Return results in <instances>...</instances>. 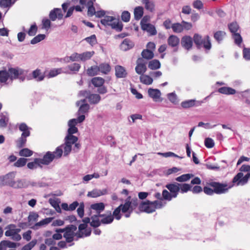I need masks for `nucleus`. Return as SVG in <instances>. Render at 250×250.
Returning <instances> with one entry per match:
<instances>
[{
  "instance_id": "obj_12",
  "label": "nucleus",
  "mask_w": 250,
  "mask_h": 250,
  "mask_svg": "<svg viewBox=\"0 0 250 250\" xmlns=\"http://www.w3.org/2000/svg\"><path fill=\"white\" fill-rule=\"evenodd\" d=\"M54 159V154L50 151H48L42 158H39V160L41 166L48 165Z\"/></svg>"
},
{
  "instance_id": "obj_29",
  "label": "nucleus",
  "mask_w": 250,
  "mask_h": 250,
  "mask_svg": "<svg viewBox=\"0 0 250 250\" xmlns=\"http://www.w3.org/2000/svg\"><path fill=\"white\" fill-rule=\"evenodd\" d=\"M218 91L221 94L226 95H233L236 93V90L234 89L225 86L219 88Z\"/></svg>"
},
{
  "instance_id": "obj_9",
  "label": "nucleus",
  "mask_w": 250,
  "mask_h": 250,
  "mask_svg": "<svg viewBox=\"0 0 250 250\" xmlns=\"http://www.w3.org/2000/svg\"><path fill=\"white\" fill-rule=\"evenodd\" d=\"M168 45L174 49V51H177L180 44V39L176 35H171L167 40Z\"/></svg>"
},
{
  "instance_id": "obj_39",
  "label": "nucleus",
  "mask_w": 250,
  "mask_h": 250,
  "mask_svg": "<svg viewBox=\"0 0 250 250\" xmlns=\"http://www.w3.org/2000/svg\"><path fill=\"white\" fill-rule=\"evenodd\" d=\"M99 73V69L97 65L92 66L87 70V74L89 76H94Z\"/></svg>"
},
{
  "instance_id": "obj_42",
  "label": "nucleus",
  "mask_w": 250,
  "mask_h": 250,
  "mask_svg": "<svg viewBox=\"0 0 250 250\" xmlns=\"http://www.w3.org/2000/svg\"><path fill=\"white\" fill-rule=\"evenodd\" d=\"M196 101L194 100H189L181 103V106L184 108L193 107L196 105Z\"/></svg>"
},
{
  "instance_id": "obj_41",
  "label": "nucleus",
  "mask_w": 250,
  "mask_h": 250,
  "mask_svg": "<svg viewBox=\"0 0 250 250\" xmlns=\"http://www.w3.org/2000/svg\"><path fill=\"white\" fill-rule=\"evenodd\" d=\"M27 166V167L30 169L36 168L37 167H42V166L40 164L39 158H35L34 161L28 163Z\"/></svg>"
},
{
  "instance_id": "obj_32",
  "label": "nucleus",
  "mask_w": 250,
  "mask_h": 250,
  "mask_svg": "<svg viewBox=\"0 0 250 250\" xmlns=\"http://www.w3.org/2000/svg\"><path fill=\"white\" fill-rule=\"evenodd\" d=\"M141 55L144 59L147 60L152 59L154 56L152 50L148 49H144L141 53Z\"/></svg>"
},
{
  "instance_id": "obj_60",
  "label": "nucleus",
  "mask_w": 250,
  "mask_h": 250,
  "mask_svg": "<svg viewBox=\"0 0 250 250\" xmlns=\"http://www.w3.org/2000/svg\"><path fill=\"white\" fill-rule=\"evenodd\" d=\"M15 0H0V6L2 7L6 8L10 6L12 3H14Z\"/></svg>"
},
{
  "instance_id": "obj_50",
  "label": "nucleus",
  "mask_w": 250,
  "mask_h": 250,
  "mask_svg": "<svg viewBox=\"0 0 250 250\" xmlns=\"http://www.w3.org/2000/svg\"><path fill=\"white\" fill-rule=\"evenodd\" d=\"M10 78L8 72L6 70L0 71V82L5 83Z\"/></svg>"
},
{
  "instance_id": "obj_62",
  "label": "nucleus",
  "mask_w": 250,
  "mask_h": 250,
  "mask_svg": "<svg viewBox=\"0 0 250 250\" xmlns=\"http://www.w3.org/2000/svg\"><path fill=\"white\" fill-rule=\"evenodd\" d=\"M84 205L83 202L81 203L79 205L78 208H77V213L79 217L82 218L83 217L84 215Z\"/></svg>"
},
{
  "instance_id": "obj_56",
  "label": "nucleus",
  "mask_w": 250,
  "mask_h": 250,
  "mask_svg": "<svg viewBox=\"0 0 250 250\" xmlns=\"http://www.w3.org/2000/svg\"><path fill=\"white\" fill-rule=\"evenodd\" d=\"M36 243L37 240H33L27 244L24 245L21 250H31L36 245Z\"/></svg>"
},
{
  "instance_id": "obj_47",
  "label": "nucleus",
  "mask_w": 250,
  "mask_h": 250,
  "mask_svg": "<svg viewBox=\"0 0 250 250\" xmlns=\"http://www.w3.org/2000/svg\"><path fill=\"white\" fill-rule=\"evenodd\" d=\"M192 177L193 175L192 174H185L177 177L175 180L179 182H186Z\"/></svg>"
},
{
  "instance_id": "obj_44",
  "label": "nucleus",
  "mask_w": 250,
  "mask_h": 250,
  "mask_svg": "<svg viewBox=\"0 0 250 250\" xmlns=\"http://www.w3.org/2000/svg\"><path fill=\"white\" fill-rule=\"evenodd\" d=\"M33 151L27 148H22L19 151V155L22 157H28L32 156Z\"/></svg>"
},
{
  "instance_id": "obj_35",
  "label": "nucleus",
  "mask_w": 250,
  "mask_h": 250,
  "mask_svg": "<svg viewBox=\"0 0 250 250\" xmlns=\"http://www.w3.org/2000/svg\"><path fill=\"white\" fill-rule=\"evenodd\" d=\"M134 44L133 42L128 39H125L121 44V47L124 50H127L132 48Z\"/></svg>"
},
{
  "instance_id": "obj_57",
  "label": "nucleus",
  "mask_w": 250,
  "mask_h": 250,
  "mask_svg": "<svg viewBox=\"0 0 250 250\" xmlns=\"http://www.w3.org/2000/svg\"><path fill=\"white\" fill-rule=\"evenodd\" d=\"M121 19L125 22H128L130 19V13L127 11H123L121 14Z\"/></svg>"
},
{
  "instance_id": "obj_2",
  "label": "nucleus",
  "mask_w": 250,
  "mask_h": 250,
  "mask_svg": "<svg viewBox=\"0 0 250 250\" xmlns=\"http://www.w3.org/2000/svg\"><path fill=\"white\" fill-rule=\"evenodd\" d=\"M15 175L16 172L13 171L0 176V186H8L15 188H23L24 184L21 180L14 181Z\"/></svg>"
},
{
  "instance_id": "obj_34",
  "label": "nucleus",
  "mask_w": 250,
  "mask_h": 250,
  "mask_svg": "<svg viewBox=\"0 0 250 250\" xmlns=\"http://www.w3.org/2000/svg\"><path fill=\"white\" fill-rule=\"evenodd\" d=\"M148 67L150 69L156 70L160 68L161 63L158 60H153L149 62Z\"/></svg>"
},
{
  "instance_id": "obj_18",
  "label": "nucleus",
  "mask_w": 250,
  "mask_h": 250,
  "mask_svg": "<svg viewBox=\"0 0 250 250\" xmlns=\"http://www.w3.org/2000/svg\"><path fill=\"white\" fill-rule=\"evenodd\" d=\"M142 2L145 5V9L149 12L153 13L155 10V4L154 1L150 0H142Z\"/></svg>"
},
{
  "instance_id": "obj_51",
  "label": "nucleus",
  "mask_w": 250,
  "mask_h": 250,
  "mask_svg": "<svg viewBox=\"0 0 250 250\" xmlns=\"http://www.w3.org/2000/svg\"><path fill=\"white\" fill-rule=\"evenodd\" d=\"M225 35L226 33L224 31H218L214 33V37L219 42L223 40Z\"/></svg>"
},
{
  "instance_id": "obj_4",
  "label": "nucleus",
  "mask_w": 250,
  "mask_h": 250,
  "mask_svg": "<svg viewBox=\"0 0 250 250\" xmlns=\"http://www.w3.org/2000/svg\"><path fill=\"white\" fill-rule=\"evenodd\" d=\"M180 184L174 183L168 184L166 185V188L167 189H164L162 191V195L164 200L171 201L172 198H176L180 191Z\"/></svg>"
},
{
  "instance_id": "obj_58",
  "label": "nucleus",
  "mask_w": 250,
  "mask_h": 250,
  "mask_svg": "<svg viewBox=\"0 0 250 250\" xmlns=\"http://www.w3.org/2000/svg\"><path fill=\"white\" fill-rule=\"evenodd\" d=\"M62 146H59L56 148V150L53 153L54 154V158L58 159L61 158L62 156Z\"/></svg>"
},
{
  "instance_id": "obj_33",
  "label": "nucleus",
  "mask_w": 250,
  "mask_h": 250,
  "mask_svg": "<svg viewBox=\"0 0 250 250\" xmlns=\"http://www.w3.org/2000/svg\"><path fill=\"white\" fill-rule=\"evenodd\" d=\"M32 77L37 81H42L45 77L44 75L42 73L41 70L39 69H37L33 71Z\"/></svg>"
},
{
  "instance_id": "obj_25",
  "label": "nucleus",
  "mask_w": 250,
  "mask_h": 250,
  "mask_svg": "<svg viewBox=\"0 0 250 250\" xmlns=\"http://www.w3.org/2000/svg\"><path fill=\"white\" fill-rule=\"evenodd\" d=\"M53 219V217L46 218L40 221V222L36 223L32 227V229H39V227L41 226H45L49 224L50 222H52Z\"/></svg>"
},
{
  "instance_id": "obj_20",
  "label": "nucleus",
  "mask_w": 250,
  "mask_h": 250,
  "mask_svg": "<svg viewBox=\"0 0 250 250\" xmlns=\"http://www.w3.org/2000/svg\"><path fill=\"white\" fill-rule=\"evenodd\" d=\"M100 217H102L101 223L104 224H108L112 223L114 220V217L112 215L111 212L108 214H99Z\"/></svg>"
},
{
  "instance_id": "obj_16",
  "label": "nucleus",
  "mask_w": 250,
  "mask_h": 250,
  "mask_svg": "<svg viewBox=\"0 0 250 250\" xmlns=\"http://www.w3.org/2000/svg\"><path fill=\"white\" fill-rule=\"evenodd\" d=\"M115 76L117 78H124L126 77L127 72L125 68L121 65H116L115 67Z\"/></svg>"
},
{
  "instance_id": "obj_54",
  "label": "nucleus",
  "mask_w": 250,
  "mask_h": 250,
  "mask_svg": "<svg viewBox=\"0 0 250 250\" xmlns=\"http://www.w3.org/2000/svg\"><path fill=\"white\" fill-rule=\"evenodd\" d=\"M180 190L182 193L187 192L191 190V186L188 184H180Z\"/></svg>"
},
{
  "instance_id": "obj_43",
  "label": "nucleus",
  "mask_w": 250,
  "mask_h": 250,
  "mask_svg": "<svg viewBox=\"0 0 250 250\" xmlns=\"http://www.w3.org/2000/svg\"><path fill=\"white\" fill-rule=\"evenodd\" d=\"M99 217H100L99 215H94L91 217L92 221L90 224L92 227L97 228L100 226L102 223L101 221L99 220Z\"/></svg>"
},
{
  "instance_id": "obj_1",
  "label": "nucleus",
  "mask_w": 250,
  "mask_h": 250,
  "mask_svg": "<svg viewBox=\"0 0 250 250\" xmlns=\"http://www.w3.org/2000/svg\"><path fill=\"white\" fill-rule=\"evenodd\" d=\"M241 176H242L241 174H237L232 179L231 183L230 185L218 182L208 183H207V186L204 187L203 191L205 194L208 195H212L214 193L217 194L226 193L233 187L235 186H239V185L246 183L247 177L241 179H240Z\"/></svg>"
},
{
  "instance_id": "obj_7",
  "label": "nucleus",
  "mask_w": 250,
  "mask_h": 250,
  "mask_svg": "<svg viewBox=\"0 0 250 250\" xmlns=\"http://www.w3.org/2000/svg\"><path fill=\"white\" fill-rule=\"evenodd\" d=\"M96 0H79V3L81 5H85L87 8V15L92 17L96 14V10L94 6V3Z\"/></svg>"
},
{
  "instance_id": "obj_21",
  "label": "nucleus",
  "mask_w": 250,
  "mask_h": 250,
  "mask_svg": "<svg viewBox=\"0 0 250 250\" xmlns=\"http://www.w3.org/2000/svg\"><path fill=\"white\" fill-rule=\"evenodd\" d=\"M141 28L144 31H146L151 35H155L157 34L155 26L150 23L142 25Z\"/></svg>"
},
{
  "instance_id": "obj_53",
  "label": "nucleus",
  "mask_w": 250,
  "mask_h": 250,
  "mask_svg": "<svg viewBox=\"0 0 250 250\" xmlns=\"http://www.w3.org/2000/svg\"><path fill=\"white\" fill-rule=\"evenodd\" d=\"M27 159L24 158H19L14 164L15 167H22L26 165Z\"/></svg>"
},
{
  "instance_id": "obj_23",
  "label": "nucleus",
  "mask_w": 250,
  "mask_h": 250,
  "mask_svg": "<svg viewBox=\"0 0 250 250\" xmlns=\"http://www.w3.org/2000/svg\"><path fill=\"white\" fill-rule=\"evenodd\" d=\"M107 192L106 189H103V190L94 189L91 191L88 192L87 196L92 198H96L100 196L106 194Z\"/></svg>"
},
{
  "instance_id": "obj_46",
  "label": "nucleus",
  "mask_w": 250,
  "mask_h": 250,
  "mask_svg": "<svg viewBox=\"0 0 250 250\" xmlns=\"http://www.w3.org/2000/svg\"><path fill=\"white\" fill-rule=\"evenodd\" d=\"M230 32L232 34L237 33L239 29V26L236 21H233L228 25Z\"/></svg>"
},
{
  "instance_id": "obj_48",
  "label": "nucleus",
  "mask_w": 250,
  "mask_h": 250,
  "mask_svg": "<svg viewBox=\"0 0 250 250\" xmlns=\"http://www.w3.org/2000/svg\"><path fill=\"white\" fill-rule=\"evenodd\" d=\"M172 29L174 33H181L183 31V25L182 23H173L172 24Z\"/></svg>"
},
{
  "instance_id": "obj_6",
  "label": "nucleus",
  "mask_w": 250,
  "mask_h": 250,
  "mask_svg": "<svg viewBox=\"0 0 250 250\" xmlns=\"http://www.w3.org/2000/svg\"><path fill=\"white\" fill-rule=\"evenodd\" d=\"M77 230V227L74 225H70L66 227V230L63 234V237L68 243H72L76 236L75 231Z\"/></svg>"
},
{
  "instance_id": "obj_55",
  "label": "nucleus",
  "mask_w": 250,
  "mask_h": 250,
  "mask_svg": "<svg viewBox=\"0 0 250 250\" xmlns=\"http://www.w3.org/2000/svg\"><path fill=\"white\" fill-rule=\"evenodd\" d=\"M233 39H234V42L238 45H240L242 42L243 40L241 36L238 33L232 34Z\"/></svg>"
},
{
  "instance_id": "obj_49",
  "label": "nucleus",
  "mask_w": 250,
  "mask_h": 250,
  "mask_svg": "<svg viewBox=\"0 0 250 250\" xmlns=\"http://www.w3.org/2000/svg\"><path fill=\"white\" fill-rule=\"evenodd\" d=\"M26 138L27 137L21 136V137L16 141L17 147L19 148L24 147L27 141Z\"/></svg>"
},
{
  "instance_id": "obj_24",
  "label": "nucleus",
  "mask_w": 250,
  "mask_h": 250,
  "mask_svg": "<svg viewBox=\"0 0 250 250\" xmlns=\"http://www.w3.org/2000/svg\"><path fill=\"white\" fill-rule=\"evenodd\" d=\"M19 130L22 132L21 136L27 137L30 135L29 127L25 123H22L19 125Z\"/></svg>"
},
{
  "instance_id": "obj_26",
  "label": "nucleus",
  "mask_w": 250,
  "mask_h": 250,
  "mask_svg": "<svg viewBox=\"0 0 250 250\" xmlns=\"http://www.w3.org/2000/svg\"><path fill=\"white\" fill-rule=\"evenodd\" d=\"M144 14V8L142 6H137L134 10V16L136 20H140Z\"/></svg>"
},
{
  "instance_id": "obj_36",
  "label": "nucleus",
  "mask_w": 250,
  "mask_h": 250,
  "mask_svg": "<svg viewBox=\"0 0 250 250\" xmlns=\"http://www.w3.org/2000/svg\"><path fill=\"white\" fill-rule=\"evenodd\" d=\"M79 102H82L83 103V104H82L79 108L78 111L79 114H84L87 112L89 109V105L88 104L85 103L86 102V100H82Z\"/></svg>"
},
{
  "instance_id": "obj_22",
  "label": "nucleus",
  "mask_w": 250,
  "mask_h": 250,
  "mask_svg": "<svg viewBox=\"0 0 250 250\" xmlns=\"http://www.w3.org/2000/svg\"><path fill=\"white\" fill-rule=\"evenodd\" d=\"M91 209L95 210L97 213V215L101 214L100 213L103 211L105 208L104 204L103 203H98L93 204L90 206Z\"/></svg>"
},
{
  "instance_id": "obj_61",
  "label": "nucleus",
  "mask_w": 250,
  "mask_h": 250,
  "mask_svg": "<svg viewBox=\"0 0 250 250\" xmlns=\"http://www.w3.org/2000/svg\"><path fill=\"white\" fill-rule=\"evenodd\" d=\"M111 28L116 29L117 31H121L123 29V25L120 22H113L111 24Z\"/></svg>"
},
{
  "instance_id": "obj_63",
  "label": "nucleus",
  "mask_w": 250,
  "mask_h": 250,
  "mask_svg": "<svg viewBox=\"0 0 250 250\" xmlns=\"http://www.w3.org/2000/svg\"><path fill=\"white\" fill-rule=\"evenodd\" d=\"M205 145L207 148H211L214 146V143L211 138H207L205 140Z\"/></svg>"
},
{
  "instance_id": "obj_13",
  "label": "nucleus",
  "mask_w": 250,
  "mask_h": 250,
  "mask_svg": "<svg viewBox=\"0 0 250 250\" xmlns=\"http://www.w3.org/2000/svg\"><path fill=\"white\" fill-rule=\"evenodd\" d=\"M148 94L155 102L162 101V100H160L161 93L159 89L149 88L148 90Z\"/></svg>"
},
{
  "instance_id": "obj_28",
  "label": "nucleus",
  "mask_w": 250,
  "mask_h": 250,
  "mask_svg": "<svg viewBox=\"0 0 250 250\" xmlns=\"http://www.w3.org/2000/svg\"><path fill=\"white\" fill-rule=\"evenodd\" d=\"M98 67L99 69V72H101L104 74H108L111 70L110 65L107 63H102Z\"/></svg>"
},
{
  "instance_id": "obj_3",
  "label": "nucleus",
  "mask_w": 250,
  "mask_h": 250,
  "mask_svg": "<svg viewBox=\"0 0 250 250\" xmlns=\"http://www.w3.org/2000/svg\"><path fill=\"white\" fill-rule=\"evenodd\" d=\"M164 206L161 201H150L146 200L142 202L139 205V209L141 212L150 213L154 212L157 208H161Z\"/></svg>"
},
{
  "instance_id": "obj_8",
  "label": "nucleus",
  "mask_w": 250,
  "mask_h": 250,
  "mask_svg": "<svg viewBox=\"0 0 250 250\" xmlns=\"http://www.w3.org/2000/svg\"><path fill=\"white\" fill-rule=\"evenodd\" d=\"M240 172H238L237 174H241L242 176L240 179H243V178H245V177H247V179L246 183L239 185V186H244L248 183L249 180L250 178V166L247 165H243L239 169Z\"/></svg>"
},
{
  "instance_id": "obj_38",
  "label": "nucleus",
  "mask_w": 250,
  "mask_h": 250,
  "mask_svg": "<svg viewBox=\"0 0 250 250\" xmlns=\"http://www.w3.org/2000/svg\"><path fill=\"white\" fill-rule=\"evenodd\" d=\"M80 54V60L84 62L89 60L94 54V51H86Z\"/></svg>"
},
{
  "instance_id": "obj_52",
  "label": "nucleus",
  "mask_w": 250,
  "mask_h": 250,
  "mask_svg": "<svg viewBox=\"0 0 250 250\" xmlns=\"http://www.w3.org/2000/svg\"><path fill=\"white\" fill-rule=\"evenodd\" d=\"M67 67L70 71L75 73L79 71L81 68V65L78 63H73L68 65Z\"/></svg>"
},
{
  "instance_id": "obj_64",
  "label": "nucleus",
  "mask_w": 250,
  "mask_h": 250,
  "mask_svg": "<svg viewBox=\"0 0 250 250\" xmlns=\"http://www.w3.org/2000/svg\"><path fill=\"white\" fill-rule=\"evenodd\" d=\"M243 58L247 61H250V48L244 47L243 50Z\"/></svg>"
},
{
  "instance_id": "obj_11",
  "label": "nucleus",
  "mask_w": 250,
  "mask_h": 250,
  "mask_svg": "<svg viewBox=\"0 0 250 250\" xmlns=\"http://www.w3.org/2000/svg\"><path fill=\"white\" fill-rule=\"evenodd\" d=\"M181 43L183 48L189 50L193 46V38L189 36H184L181 39Z\"/></svg>"
},
{
  "instance_id": "obj_37",
  "label": "nucleus",
  "mask_w": 250,
  "mask_h": 250,
  "mask_svg": "<svg viewBox=\"0 0 250 250\" xmlns=\"http://www.w3.org/2000/svg\"><path fill=\"white\" fill-rule=\"evenodd\" d=\"M140 82L146 85L151 84L153 82V79L148 75H142L140 77Z\"/></svg>"
},
{
  "instance_id": "obj_40",
  "label": "nucleus",
  "mask_w": 250,
  "mask_h": 250,
  "mask_svg": "<svg viewBox=\"0 0 250 250\" xmlns=\"http://www.w3.org/2000/svg\"><path fill=\"white\" fill-rule=\"evenodd\" d=\"M9 118L7 115L2 114L0 115V127L4 128L7 125Z\"/></svg>"
},
{
  "instance_id": "obj_31",
  "label": "nucleus",
  "mask_w": 250,
  "mask_h": 250,
  "mask_svg": "<svg viewBox=\"0 0 250 250\" xmlns=\"http://www.w3.org/2000/svg\"><path fill=\"white\" fill-rule=\"evenodd\" d=\"M115 20V18L114 17L106 16L104 17V19L101 20V23L105 26H111V24Z\"/></svg>"
},
{
  "instance_id": "obj_27",
  "label": "nucleus",
  "mask_w": 250,
  "mask_h": 250,
  "mask_svg": "<svg viewBox=\"0 0 250 250\" xmlns=\"http://www.w3.org/2000/svg\"><path fill=\"white\" fill-rule=\"evenodd\" d=\"M130 197H128L124 204H121L119 207L123 213H126L131 210V205L130 203Z\"/></svg>"
},
{
  "instance_id": "obj_59",
  "label": "nucleus",
  "mask_w": 250,
  "mask_h": 250,
  "mask_svg": "<svg viewBox=\"0 0 250 250\" xmlns=\"http://www.w3.org/2000/svg\"><path fill=\"white\" fill-rule=\"evenodd\" d=\"M62 72V69L61 68H57V69H53L51 70L48 75V78H52L56 76L58 74L61 73Z\"/></svg>"
},
{
  "instance_id": "obj_30",
  "label": "nucleus",
  "mask_w": 250,
  "mask_h": 250,
  "mask_svg": "<svg viewBox=\"0 0 250 250\" xmlns=\"http://www.w3.org/2000/svg\"><path fill=\"white\" fill-rule=\"evenodd\" d=\"M91 82L95 87H98L104 84L105 80L102 77H96L93 78L91 80Z\"/></svg>"
},
{
  "instance_id": "obj_15",
  "label": "nucleus",
  "mask_w": 250,
  "mask_h": 250,
  "mask_svg": "<svg viewBox=\"0 0 250 250\" xmlns=\"http://www.w3.org/2000/svg\"><path fill=\"white\" fill-rule=\"evenodd\" d=\"M63 17V14L60 8H54L49 13V18L52 21H54L58 18L61 20Z\"/></svg>"
},
{
  "instance_id": "obj_10",
  "label": "nucleus",
  "mask_w": 250,
  "mask_h": 250,
  "mask_svg": "<svg viewBox=\"0 0 250 250\" xmlns=\"http://www.w3.org/2000/svg\"><path fill=\"white\" fill-rule=\"evenodd\" d=\"M89 92L87 91H84L83 92V96L85 95V94H88L86 96V98L88 99L89 102L91 104H97L100 102L101 99V97L99 94H90Z\"/></svg>"
},
{
  "instance_id": "obj_45",
  "label": "nucleus",
  "mask_w": 250,
  "mask_h": 250,
  "mask_svg": "<svg viewBox=\"0 0 250 250\" xmlns=\"http://www.w3.org/2000/svg\"><path fill=\"white\" fill-rule=\"evenodd\" d=\"M78 140V137L74 135H67L65 138V143L72 146L76 143Z\"/></svg>"
},
{
  "instance_id": "obj_5",
  "label": "nucleus",
  "mask_w": 250,
  "mask_h": 250,
  "mask_svg": "<svg viewBox=\"0 0 250 250\" xmlns=\"http://www.w3.org/2000/svg\"><path fill=\"white\" fill-rule=\"evenodd\" d=\"M193 41L198 49L202 47H203L206 50H209L211 48V44L209 37L208 35L203 38L200 35L195 34L193 37Z\"/></svg>"
},
{
  "instance_id": "obj_14",
  "label": "nucleus",
  "mask_w": 250,
  "mask_h": 250,
  "mask_svg": "<svg viewBox=\"0 0 250 250\" xmlns=\"http://www.w3.org/2000/svg\"><path fill=\"white\" fill-rule=\"evenodd\" d=\"M141 61H142V59L141 58H139L137 60V65L135 67V71L137 74L142 75L146 72L147 68L146 64L141 62Z\"/></svg>"
},
{
  "instance_id": "obj_17",
  "label": "nucleus",
  "mask_w": 250,
  "mask_h": 250,
  "mask_svg": "<svg viewBox=\"0 0 250 250\" xmlns=\"http://www.w3.org/2000/svg\"><path fill=\"white\" fill-rule=\"evenodd\" d=\"M8 73L11 80L16 79L20 75L23 74V71L19 68H10L8 69Z\"/></svg>"
},
{
  "instance_id": "obj_19",
  "label": "nucleus",
  "mask_w": 250,
  "mask_h": 250,
  "mask_svg": "<svg viewBox=\"0 0 250 250\" xmlns=\"http://www.w3.org/2000/svg\"><path fill=\"white\" fill-rule=\"evenodd\" d=\"M7 228L9 229L5 232V235L6 236H12L13 235L15 234V233H19L21 231V229L16 228V225L14 224L9 225L7 226Z\"/></svg>"
}]
</instances>
